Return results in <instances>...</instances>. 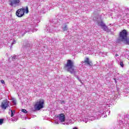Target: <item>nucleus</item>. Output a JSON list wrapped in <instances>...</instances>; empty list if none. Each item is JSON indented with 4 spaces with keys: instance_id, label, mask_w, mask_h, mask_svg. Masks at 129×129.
<instances>
[{
    "instance_id": "obj_1",
    "label": "nucleus",
    "mask_w": 129,
    "mask_h": 129,
    "mask_svg": "<svg viewBox=\"0 0 129 129\" xmlns=\"http://www.w3.org/2000/svg\"><path fill=\"white\" fill-rule=\"evenodd\" d=\"M127 31L124 29L119 34V40L121 42H124L126 45H129V38L127 37Z\"/></svg>"
},
{
    "instance_id": "obj_2",
    "label": "nucleus",
    "mask_w": 129,
    "mask_h": 129,
    "mask_svg": "<svg viewBox=\"0 0 129 129\" xmlns=\"http://www.w3.org/2000/svg\"><path fill=\"white\" fill-rule=\"evenodd\" d=\"M74 67V62L71 59H68L67 63L64 66V68H66L68 72H70L71 74H72L75 70Z\"/></svg>"
},
{
    "instance_id": "obj_3",
    "label": "nucleus",
    "mask_w": 129,
    "mask_h": 129,
    "mask_svg": "<svg viewBox=\"0 0 129 129\" xmlns=\"http://www.w3.org/2000/svg\"><path fill=\"white\" fill-rule=\"evenodd\" d=\"M44 103H45V101L43 99H40L35 103L34 107L37 110H40V109H42L44 107Z\"/></svg>"
},
{
    "instance_id": "obj_4",
    "label": "nucleus",
    "mask_w": 129,
    "mask_h": 129,
    "mask_svg": "<svg viewBox=\"0 0 129 129\" xmlns=\"http://www.w3.org/2000/svg\"><path fill=\"white\" fill-rule=\"evenodd\" d=\"M9 103H10V101H9L7 99L4 100L2 102L1 105V107L2 109L4 110L7 109V108H8V107L10 106Z\"/></svg>"
},
{
    "instance_id": "obj_5",
    "label": "nucleus",
    "mask_w": 129,
    "mask_h": 129,
    "mask_svg": "<svg viewBox=\"0 0 129 129\" xmlns=\"http://www.w3.org/2000/svg\"><path fill=\"white\" fill-rule=\"evenodd\" d=\"M21 0H9V5L11 7H17L20 6Z\"/></svg>"
},
{
    "instance_id": "obj_6",
    "label": "nucleus",
    "mask_w": 129,
    "mask_h": 129,
    "mask_svg": "<svg viewBox=\"0 0 129 129\" xmlns=\"http://www.w3.org/2000/svg\"><path fill=\"white\" fill-rule=\"evenodd\" d=\"M16 15L18 18H22L25 15V9L21 8L18 9L16 11Z\"/></svg>"
},
{
    "instance_id": "obj_7",
    "label": "nucleus",
    "mask_w": 129,
    "mask_h": 129,
    "mask_svg": "<svg viewBox=\"0 0 129 129\" xmlns=\"http://www.w3.org/2000/svg\"><path fill=\"white\" fill-rule=\"evenodd\" d=\"M57 117L61 122H64V121H65V115L64 114L61 113L58 114Z\"/></svg>"
},
{
    "instance_id": "obj_8",
    "label": "nucleus",
    "mask_w": 129,
    "mask_h": 129,
    "mask_svg": "<svg viewBox=\"0 0 129 129\" xmlns=\"http://www.w3.org/2000/svg\"><path fill=\"white\" fill-rule=\"evenodd\" d=\"M98 25L99 26H100L101 27L102 29H103V30H105V29H107V26L105 25L104 23H103V21L101 20L100 22L98 23Z\"/></svg>"
},
{
    "instance_id": "obj_9",
    "label": "nucleus",
    "mask_w": 129,
    "mask_h": 129,
    "mask_svg": "<svg viewBox=\"0 0 129 129\" xmlns=\"http://www.w3.org/2000/svg\"><path fill=\"white\" fill-rule=\"evenodd\" d=\"M84 63H85V64H87L89 66H92V61L89 60V58L87 57L86 58L85 60L84 61Z\"/></svg>"
},
{
    "instance_id": "obj_10",
    "label": "nucleus",
    "mask_w": 129,
    "mask_h": 129,
    "mask_svg": "<svg viewBox=\"0 0 129 129\" xmlns=\"http://www.w3.org/2000/svg\"><path fill=\"white\" fill-rule=\"evenodd\" d=\"M62 30H63V32L68 31V27H67V25L64 26V27L62 28Z\"/></svg>"
},
{
    "instance_id": "obj_11",
    "label": "nucleus",
    "mask_w": 129,
    "mask_h": 129,
    "mask_svg": "<svg viewBox=\"0 0 129 129\" xmlns=\"http://www.w3.org/2000/svg\"><path fill=\"white\" fill-rule=\"evenodd\" d=\"M22 112H23V113H28V111L25 109H22L21 110Z\"/></svg>"
},
{
    "instance_id": "obj_12",
    "label": "nucleus",
    "mask_w": 129,
    "mask_h": 129,
    "mask_svg": "<svg viewBox=\"0 0 129 129\" xmlns=\"http://www.w3.org/2000/svg\"><path fill=\"white\" fill-rule=\"evenodd\" d=\"M25 12L26 14H29V8H28V6L26 8Z\"/></svg>"
},
{
    "instance_id": "obj_13",
    "label": "nucleus",
    "mask_w": 129,
    "mask_h": 129,
    "mask_svg": "<svg viewBox=\"0 0 129 129\" xmlns=\"http://www.w3.org/2000/svg\"><path fill=\"white\" fill-rule=\"evenodd\" d=\"M120 65L121 67H123V61H120Z\"/></svg>"
},
{
    "instance_id": "obj_14",
    "label": "nucleus",
    "mask_w": 129,
    "mask_h": 129,
    "mask_svg": "<svg viewBox=\"0 0 129 129\" xmlns=\"http://www.w3.org/2000/svg\"><path fill=\"white\" fill-rule=\"evenodd\" d=\"M3 122H4V119H0V125L3 124Z\"/></svg>"
},
{
    "instance_id": "obj_15",
    "label": "nucleus",
    "mask_w": 129,
    "mask_h": 129,
    "mask_svg": "<svg viewBox=\"0 0 129 129\" xmlns=\"http://www.w3.org/2000/svg\"><path fill=\"white\" fill-rule=\"evenodd\" d=\"M13 116H14V112L11 110V117H13Z\"/></svg>"
},
{
    "instance_id": "obj_16",
    "label": "nucleus",
    "mask_w": 129,
    "mask_h": 129,
    "mask_svg": "<svg viewBox=\"0 0 129 129\" xmlns=\"http://www.w3.org/2000/svg\"><path fill=\"white\" fill-rule=\"evenodd\" d=\"M1 82L2 84H5V81L4 80H1Z\"/></svg>"
},
{
    "instance_id": "obj_17",
    "label": "nucleus",
    "mask_w": 129,
    "mask_h": 129,
    "mask_svg": "<svg viewBox=\"0 0 129 129\" xmlns=\"http://www.w3.org/2000/svg\"><path fill=\"white\" fill-rule=\"evenodd\" d=\"M16 57H17L16 56H13V57H12L13 60H16Z\"/></svg>"
},
{
    "instance_id": "obj_18",
    "label": "nucleus",
    "mask_w": 129,
    "mask_h": 129,
    "mask_svg": "<svg viewBox=\"0 0 129 129\" xmlns=\"http://www.w3.org/2000/svg\"><path fill=\"white\" fill-rule=\"evenodd\" d=\"M60 103L61 104H63V103H65V101H61Z\"/></svg>"
},
{
    "instance_id": "obj_19",
    "label": "nucleus",
    "mask_w": 129,
    "mask_h": 129,
    "mask_svg": "<svg viewBox=\"0 0 129 129\" xmlns=\"http://www.w3.org/2000/svg\"><path fill=\"white\" fill-rule=\"evenodd\" d=\"M117 56H118V54H115V57H117Z\"/></svg>"
},
{
    "instance_id": "obj_20",
    "label": "nucleus",
    "mask_w": 129,
    "mask_h": 129,
    "mask_svg": "<svg viewBox=\"0 0 129 129\" xmlns=\"http://www.w3.org/2000/svg\"><path fill=\"white\" fill-rule=\"evenodd\" d=\"M73 129H78L77 127H75Z\"/></svg>"
}]
</instances>
